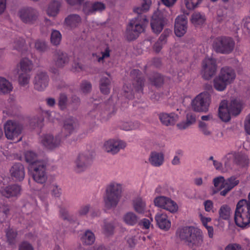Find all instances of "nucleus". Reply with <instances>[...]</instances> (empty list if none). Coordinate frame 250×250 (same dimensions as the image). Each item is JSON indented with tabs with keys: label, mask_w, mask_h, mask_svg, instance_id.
Here are the masks:
<instances>
[{
	"label": "nucleus",
	"mask_w": 250,
	"mask_h": 250,
	"mask_svg": "<svg viewBox=\"0 0 250 250\" xmlns=\"http://www.w3.org/2000/svg\"><path fill=\"white\" fill-rule=\"evenodd\" d=\"M25 172L23 166L21 163H17V181H21L24 178Z\"/></svg>",
	"instance_id": "obj_49"
},
{
	"label": "nucleus",
	"mask_w": 250,
	"mask_h": 250,
	"mask_svg": "<svg viewBox=\"0 0 250 250\" xmlns=\"http://www.w3.org/2000/svg\"><path fill=\"white\" fill-rule=\"evenodd\" d=\"M216 61L215 59L206 58L202 62V74L204 79L209 80L216 71Z\"/></svg>",
	"instance_id": "obj_11"
},
{
	"label": "nucleus",
	"mask_w": 250,
	"mask_h": 250,
	"mask_svg": "<svg viewBox=\"0 0 250 250\" xmlns=\"http://www.w3.org/2000/svg\"><path fill=\"white\" fill-rule=\"evenodd\" d=\"M110 80L106 77H102L100 81V88L101 92L104 94L107 95L110 90Z\"/></svg>",
	"instance_id": "obj_32"
},
{
	"label": "nucleus",
	"mask_w": 250,
	"mask_h": 250,
	"mask_svg": "<svg viewBox=\"0 0 250 250\" xmlns=\"http://www.w3.org/2000/svg\"><path fill=\"white\" fill-rule=\"evenodd\" d=\"M133 208L135 211L139 214H143L146 208V203L141 197H138L133 201Z\"/></svg>",
	"instance_id": "obj_28"
},
{
	"label": "nucleus",
	"mask_w": 250,
	"mask_h": 250,
	"mask_svg": "<svg viewBox=\"0 0 250 250\" xmlns=\"http://www.w3.org/2000/svg\"><path fill=\"white\" fill-rule=\"evenodd\" d=\"M151 83L156 86H161L164 82L163 77L160 74L154 73L153 75L149 77Z\"/></svg>",
	"instance_id": "obj_42"
},
{
	"label": "nucleus",
	"mask_w": 250,
	"mask_h": 250,
	"mask_svg": "<svg viewBox=\"0 0 250 250\" xmlns=\"http://www.w3.org/2000/svg\"><path fill=\"white\" fill-rule=\"evenodd\" d=\"M37 16L36 10L31 7L23 8L20 12V17L21 21L26 23H33L36 20Z\"/></svg>",
	"instance_id": "obj_16"
},
{
	"label": "nucleus",
	"mask_w": 250,
	"mask_h": 250,
	"mask_svg": "<svg viewBox=\"0 0 250 250\" xmlns=\"http://www.w3.org/2000/svg\"><path fill=\"white\" fill-rule=\"evenodd\" d=\"M155 206L165 209L171 213H175L178 209L177 203L170 198L165 196H159L154 199Z\"/></svg>",
	"instance_id": "obj_10"
},
{
	"label": "nucleus",
	"mask_w": 250,
	"mask_h": 250,
	"mask_svg": "<svg viewBox=\"0 0 250 250\" xmlns=\"http://www.w3.org/2000/svg\"><path fill=\"white\" fill-rule=\"evenodd\" d=\"M183 155V152L181 150H178L176 151V155L171 161L173 165H178L180 164V159Z\"/></svg>",
	"instance_id": "obj_57"
},
{
	"label": "nucleus",
	"mask_w": 250,
	"mask_h": 250,
	"mask_svg": "<svg viewBox=\"0 0 250 250\" xmlns=\"http://www.w3.org/2000/svg\"><path fill=\"white\" fill-rule=\"evenodd\" d=\"M176 235L181 241L186 242L192 250H197L203 243L202 230L193 226L179 227L176 230Z\"/></svg>",
	"instance_id": "obj_3"
},
{
	"label": "nucleus",
	"mask_w": 250,
	"mask_h": 250,
	"mask_svg": "<svg viewBox=\"0 0 250 250\" xmlns=\"http://www.w3.org/2000/svg\"><path fill=\"white\" fill-rule=\"evenodd\" d=\"M122 185L115 182H111L106 187L104 197L105 206L107 208H115L122 196Z\"/></svg>",
	"instance_id": "obj_5"
},
{
	"label": "nucleus",
	"mask_w": 250,
	"mask_h": 250,
	"mask_svg": "<svg viewBox=\"0 0 250 250\" xmlns=\"http://www.w3.org/2000/svg\"><path fill=\"white\" fill-rule=\"evenodd\" d=\"M77 125L78 122L75 118L70 117L65 120L61 133L56 136L55 138L50 134L43 135L41 140L42 144L49 149L58 146L65 138L73 133Z\"/></svg>",
	"instance_id": "obj_2"
},
{
	"label": "nucleus",
	"mask_w": 250,
	"mask_h": 250,
	"mask_svg": "<svg viewBox=\"0 0 250 250\" xmlns=\"http://www.w3.org/2000/svg\"><path fill=\"white\" fill-rule=\"evenodd\" d=\"M211 102V96L208 92H204L198 95L192 101L193 110L197 112H207Z\"/></svg>",
	"instance_id": "obj_9"
},
{
	"label": "nucleus",
	"mask_w": 250,
	"mask_h": 250,
	"mask_svg": "<svg viewBox=\"0 0 250 250\" xmlns=\"http://www.w3.org/2000/svg\"><path fill=\"white\" fill-rule=\"evenodd\" d=\"M188 20L186 16H178L175 19L174 32L177 37L183 36L187 32Z\"/></svg>",
	"instance_id": "obj_15"
},
{
	"label": "nucleus",
	"mask_w": 250,
	"mask_h": 250,
	"mask_svg": "<svg viewBox=\"0 0 250 250\" xmlns=\"http://www.w3.org/2000/svg\"><path fill=\"white\" fill-rule=\"evenodd\" d=\"M68 104L67 97L66 95L63 93L61 94L58 102V105L60 108L62 110H64L66 108Z\"/></svg>",
	"instance_id": "obj_48"
},
{
	"label": "nucleus",
	"mask_w": 250,
	"mask_h": 250,
	"mask_svg": "<svg viewBox=\"0 0 250 250\" xmlns=\"http://www.w3.org/2000/svg\"><path fill=\"white\" fill-rule=\"evenodd\" d=\"M230 214V208L227 205H222L219 210V218L221 219L225 220H229Z\"/></svg>",
	"instance_id": "obj_38"
},
{
	"label": "nucleus",
	"mask_w": 250,
	"mask_h": 250,
	"mask_svg": "<svg viewBox=\"0 0 250 250\" xmlns=\"http://www.w3.org/2000/svg\"><path fill=\"white\" fill-rule=\"evenodd\" d=\"M165 21L162 14L155 13L151 20V27L153 32L159 34L163 30Z\"/></svg>",
	"instance_id": "obj_18"
},
{
	"label": "nucleus",
	"mask_w": 250,
	"mask_h": 250,
	"mask_svg": "<svg viewBox=\"0 0 250 250\" xmlns=\"http://www.w3.org/2000/svg\"><path fill=\"white\" fill-rule=\"evenodd\" d=\"M235 42L232 38L226 36L218 37L214 39L212 47L217 53L229 54L234 47Z\"/></svg>",
	"instance_id": "obj_7"
},
{
	"label": "nucleus",
	"mask_w": 250,
	"mask_h": 250,
	"mask_svg": "<svg viewBox=\"0 0 250 250\" xmlns=\"http://www.w3.org/2000/svg\"><path fill=\"white\" fill-rule=\"evenodd\" d=\"M31 77L30 73L21 72L18 77V82L21 86H26L28 85Z\"/></svg>",
	"instance_id": "obj_41"
},
{
	"label": "nucleus",
	"mask_w": 250,
	"mask_h": 250,
	"mask_svg": "<svg viewBox=\"0 0 250 250\" xmlns=\"http://www.w3.org/2000/svg\"><path fill=\"white\" fill-rule=\"evenodd\" d=\"M239 183V180L235 175H233L227 179H225L224 189L220 191V194L221 196H225L231 190L237 186Z\"/></svg>",
	"instance_id": "obj_19"
},
{
	"label": "nucleus",
	"mask_w": 250,
	"mask_h": 250,
	"mask_svg": "<svg viewBox=\"0 0 250 250\" xmlns=\"http://www.w3.org/2000/svg\"><path fill=\"white\" fill-rule=\"evenodd\" d=\"M205 15L200 13H194L192 15V22L196 25L203 24L205 21Z\"/></svg>",
	"instance_id": "obj_44"
},
{
	"label": "nucleus",
	"mask_w": 250,
	"mask_h": 250,
	"mask_svg": "<svg viewBox=\"0 0 250 250\" xmlns=\"http://www.w3.org/2000/svg\"><path fill=\"white\" fill-rule=\"evenodd\" d=\"M148 161L152 166L159 167L164 162V155L162 152L152 151L150 153Z\"/></svg>",
	"instance_id": "obj_23"
},
{
	"label": "nucleus",
	"mask_w": 250,
	"mask_h": 250,
	"mask_svg": "<svg viewBox=\"0 0 250 250\" xmlns=\"http://www.w3.org/2000/svg\"><path fill=\"white\" fill-rule=\"evenodd\" d=\"M51 195L55 197H59L62 194V189L56 185H52L50 187Z\"/></svg>",
	"instance_id": "obj_52"
},
{
	"label": "nucleus",
	"mask_w": 250,
	"mask_h": 250,
	"mask_svg": "<svg viewBox=\"0 0 250 250\" xmlns=\"http://www.w3.org/2000/svg\"><path fill=\"white\" fill-rule=\"evenodd\" d=\"M232 115L237 116L240 114L242 108V103L241 101L235 99L232 100L228 106Z\"/></svg>",
	"instance_id": "obj_31"
},
{
	"label": "nucleus",
	"mask_w": 250,
	"mask_h": 250,
	"mask_svg": "<svg viewBox=\"0 0 250 250\" xmlns=\"http://www.w3.org/2000/svg\"><path fill=\"white\" fill-rule=\"evenodd\" d=\"M186 7L189 10H192L196 8L203 0H185Z\"/></svg>",
	"instance_id": "obj_47"
},
{
	"label": "nucleus",
	"mask_w": 250,
	"mask_h": 250,
	"mask_svg": "<svg viewBox=\"0 0 250 250\" xmlns=\"http://www.w3.org/2000/svg\"><path fill=\"white\" fill-rule=\"evenodd\" d=\"M55 55L56 57V64L57 66L62 67L68 62V58L66 53L59 50L56 51Z\"/></svg>",
	"instance_id": "obj_33"
},
{
	"label": "nucleus",
	"mask_w": 250,
	"mask_h": 250,
	"mask_svg": "<svg viewBox=\"0 0 250 250\" xmlns=\"http://www.w3.org/2000/svg\"><path fill=\"white\" fill-rule=\"evenodd\" d=\"M35 47L40 52H44L47 49V45L44 41L38 40L35 43Z\"/></svg>",
	"instance_id": "obj_51"
},
{
	"label": "nucleus",
	"mask_w": 250,
	"mask_h": 250,
	"mask_svg": "<svg viewBox=\"0 0 250 250\" xmlns=\"http://www.w3.org/2000/svg\"><path fill=\"white\" fill-rule=\"evenodd\" d=\"M140 125V124L138 121L122 122L119 125L121 129L126 131L138 129Z\"/></svg>",
	"instance_id": "obj_40"
},
{
	"label": "nucleus",
	"mask_w": 250,
	"mask_h": 250,
	"mask_svg": "<svg viewBox=\"0 0 250 250\" xmlns=\"http://www.w3.org/2000/svg\"><path fill=\"white\" fill-rule=\"evenodd\" d=\"M245 129L246 132L250 135V113L246 118L245 121Z\"/></svg>",
	"instance_id": "obj_64"
},
{
	"label": "nucleus",
	"mask_w": 250,
	"mask_h": 250,
	"mask_svg": "<svg viewBox=\"0 0 250 250\" xmlns=\"http://www.w3.org/2000/svg\"><path fill=\"white\" fill-rule=\"evenodd\" d=\"M124 221L129 226H134L136 224L138 221V216L132 212L126 213L124 216Z\"/></svg>",
	"instance_id": "obj_39"
},
{
	"label": "nucleus",
	"mask_w": 250,
	"mask_h": 250,
	"mask_svg": "<svg viewBox=\"0 0 250 250\" xmlns=\"http://www.w3.org/2000/svg\"><path fill=\"white\" fill-rule=\"evenodd\" d=\"M236 225L240 228H245L250 224V207L247 204V200H240L236 205L234 214Z\"/></svg>",
	"instance_id": "obj_6"
},
{
	"label": "nucleus",
	"mask_w": 250,
	"mask_h": 250,
	"mask_svg": "<svg viewBox=\"0 0 250 250\" xmlns=\"http://www.w3.org/2000/svg\"><path fill=\"white\" fill-rule=\"evenodd\" d=\"M34 67L32 61L28 58H24L20 61L21 72L30 73Z\"/></svg>",
	"instance_id": "obj_29"
},
{
	"label": "nucleus",
	"mask_w": 250,
	"mask_h": 250,
	"mask_svg": "<svg viewBox=\"0 0 250 250\" xmlns=\"http://www.w3.org/2000/svg\"><path fill=\"white\" fill-rule=\"evenodd\" d=\"M25 159L26 161L30 164V167L43 160L39 159L37 155L32 151H28L25 153Z\"/></svg>",
	"instance_id": "obj_37"
},
{
	"label": "nucleus",
	"mask_w": 250,
	"mask_h": 250,
	"mask_svg": "<svg viewBox=\"0 0 250 250\" xmlns=\"http://www.w3.org/2000/svg\"><path fill=\"white\" fill-rule=\"evenodd\" d=\"M13 89L12 84L3 77H0V93L8 94Z\"/></svg>",
	"instance_id": "obj_27"
},
{
	"label": "nucleus",
	"mask_w": 250,
	"mask_h": 250,
	"mask_svg": "<svg viewBox=\"0 0 250 250\" xmlns=\"http://www.w3.org/2000/svg\"><path fill=\"white\" fill-rule=\"evenodd\" d=\"M151 224V221L146 218L142 219L139 222V226L143 229H148L149 228Z\"/></svg>",
	"instance_id": "obj_61"
},
{
	"label": "nucleus",
	"mask_w": 250,
	"mask_h": 250,
	"mask_svg": "<svg viewBox=\"0 0 250 250\" xmlns=\"http://www.w3.org/2000/svg\"><path fill=\"white\" fill-rule=\"evenodd\" d=\"M130 76L133 79L132 86L130 83H125L123 86L124 96L127 99H132L135 93H142L145 80L138 69H133L130 72Z\"/></svg>",
	"instance_id": "obj_4"
},
{
	"label": "nucleus",
	"mask_w": 250,
	"mask_h": 250,
	"mask_svg": "<svg viewBox=\"0 0 250 250\" xmlns=\"http://www.w3.org/2000/svg\"><path fill=\"white\" fill-rule=\"evenodd\" d=\"M213 184L215 187H219V189L224 188V183L225 182V178L223 176H219L213 179Z\"/></svg>",
	"instance_id": "obj_53"
},
{
	"label": "nucleus",
	"mask_w": 250,
	"mask_h": 250,
	"mask_svg": "<svg viewBox=\"0 0 250 250\" xmlns=\"http://www.w3.org/2000/svg\"><path fill=\"white\" fill-rule=\"evenodd\" d=\"M199 130L205 136H210L211 134V131L208 129V125L203 122L200 121L199 123Z\"/></svg>",
	"instance_id": "obj_50"
},
{
	"label": "nucleus",
	"mask_w": 250,
	"mask_h": 250,
	"mask_svg": "<svg viewBox=\"0 0 250 250\" xmlns=\"http://www.w3.org/2000/svg\"><path fill=\"white\" fill-rule=\"evenodd\" d=\"M60 6L61 4L59 1L56 0L52 1L47 9L48 15L49 16H56L59 13Z\"/></svg>",
	"instance_id": "obj_36"
},
{
	"label": "nucleus",
	"mask_w": 250,
	"mask_h": 250,
	"mask_svg": "<svg viewBox=\"0 0 250 250\" xmlns=\"http://www.w3.org/2000/svg\"><path fill=\"white\" fill-rule=\"evenodd\" d=\"M62 39V35L60 32L57 30H53L51 35V42L55 45H57L60 44Z\"/></svg>",
	"instance_id": "obj_46"
},
{
	"label": "nucleus",
	"mask_w": 250,
	"mask_h": 250,
	"mask_svg": "<svg viewBox=\"0 0 250 250\" xmlns=\"http://www.w3.org/2000/svg\"><path fill=\"white\" fill-rule=\"evenodd\" d=\"M43 122V118L41 116L35 118L30 121V125L35 127H42Z\"/></svg>",
	"instance_id": "obj_55"
},
{
	"label": "nucleus",
	"mask_w": 250,
	"mask_h": 250,
	"mask_svg": "<svg viewBox=\"0 0 250 250\" xmlns=\"http://www.w3.org/2000/svg\"><path fill=\"white\" fill-rule=\"evenodd\" d=\"M47 161L43 160L30 167L32 176L36 182L39 184H44L47 179L46 168Z\"/></svg>",
	"instance_id": "obj_8"
},
{
	"label": "nucleus",
	"mask_w": 250,
	"mask_h": 250,
	"mask_svg": "<svg viewBox=\"0 0 250 250\" xmlns=\"http://www.w3.org/2000/svg\"><path fill=\"white\" fill-rule=\"evenodd\" d=\"M249 159L248 156L242 152H234V164L240 167L248 166Z\"/></svg>",
	"instance_id": "obj_25"
},
{
	"label": "nucleus",
	"mask_w": 250,
	"mask_h": 250,
	"mask_svg": "<svg viewBox=\"0 0 250 250\" xmlns=\"http://www.w3.org/2000/svg\"><path fill=\"white\" fill-rule=\"evenodd\" d=\"M6 237L9 244H14L15 234L14 230L11 229H8L6 231Z\"/></svg>",
	"instance_id": "obj_58"
},
{
	"label": "nucleus",
	"mask_w": 250,
	"mask_h": 250,
	"mask_svg": "<svg viewBox=\"0 0 250 250\" xmlns=\"http://www.w3.org/2000/svg\"><path fill=\"white\" fill-rule=\"evenodd\" d=\"M170 33V31L169 30H165L163 33L161 35L157 42H161L164 44H165L167 42V38L168 37Z\"/></svg>",
	"instance_id": "obj_60"
},
{
	"label": "nucleus",
	"mask_w": 250,
	"mask_h": 250,
	"mask_svg": "<svg viewBox=\"0 0 250 250\" xmlns=\"http://www.w3.org/2000/svg\"><path fill=\"white\" fill-rule=\"evenodd\" d=\"M92 161V157L89 152L80 154L75 161V171L77 172L84 171L91 165Z\"/></svg>",
	"instance_id": "obj_12"
},
{
	"label": "nucleus",
	"mask_w": 250,
	"mask_h": 250,
	"mask_svg": "<svg viewBox=\"0 0 250 250\" xmlns=\"http://www.w3.org/2000/svg\"><path fill=\"white\" fill-rule=\"evenodd\" d=\"M5 134L9 140H13L16 135V123L14 121H7L4 125Z\"/></svg>",
	"instance_id": "obj_26"
},
{
	"label": "nucleus",
	"mask_w": 250,
	"mask_h": 250,
	"mask_svg": "<svg viewBox=\"0 0 250 250\" xmlns=\"http://www.w3.org/2000/svg\"><path fill=\"white\" fill-rule=\"evenodd\" d=\"M228 84L229 83L221 79L219 76L214 80V87L218 91H222L224 90Z\"/></svg>",
	"instance_id": "obj_43"
},
{
	"label": "nucleus",
	"mask_w": 250,
	"mask_h": 250,
	"mask_svg": "<svg viewBox=\"0 0 250 250\" xmlns=\"http://www.w3.org/2000/svg\"><path fill=\"white\" fill-rule=\"evenodd\" d=\"M29 122L28 118L17 114V137L21 134L25 124Z\"/></svg>",
	"instance_id": "obj_35"
},
{
	"label": "nucleus",
	"mask_w": 250,
	"mask_h": 250,
	"mask_svg": "<svg viewBox=\"0 0 250 250\" xmlns=\"http://www.w3.org/2000/svg\"><path fill=\"white\" fill-rule=\"evenodd\" d=\"M158 227L162 229L167 230L170 228L171 222L168 219L167 214L157 213L155 217Z\"/></svg>",
	"instance_id": "obj_22"
},
{
	"label": "nucleus",
	"mask_w": 250,
	"mask_h": 250,
	"mask_svg": "<svg viewBox=\"0 0 250 250\" xmlns=\"http://www.w3.org/2000/svg\"><path fill=\"white\" fill-rule=\"evenodd\" d=\"M81 21L80 16L77 14H71L65 19L66 25L71 28L77 26Z\"/></svg>",
	"instance_id": "obj_30"
},
{
	"label": "nucleus",
	"mask_w": 250,
	"mask_h": 250,
	"mask_svg": "<svg viewBox=\"0 0 250 250\" xmlns=\"http://www.w3.org/2000/svg\"><path fill=\"white\" fill-rule=\"evenodd\" d=\"M105 8V4L101 2H85L83 5V11L86 15L93 14L96 12H102Z\"/></svg>",
	"instance_id": "obj_17"
},
{
	"label": "nucleus",
	"mask_w": 250,
	"mask_h": 250,
	"mask_svg": "<svg viewBox=\"0 0 250 250\" xmlns=\"http://www.w3.org/2000/svg\"><path fill=\"white\" fill-rule=\"evenodd\" d=\"M225 250H242V247L239 244L231 243L227 245Z\"/></svg>",
	"instance_id": "obj_63"
},
{
	"label": "nucleus",
	"mask_w": 250,
	"mask_h": 250,
	"mask_svg": "<svg viewBox=\"0 0 250 250\" xmlns=\"http://www.w3.org/2000/svg\"><path fill=\"white\" fill-rule=\"evenodd\" d=\"M91 84L90 82L87 81H83L81 85V88L83 93H88L90 91L91 89Z\"/></svg>",
	"instance_id": "obj_59"
},
{
	"label": "nucleus",
	"mask_w": 250,
	"mask_h": 250,
	"mask_svg": "<svg viewBox=\"0 0 250 250\" xmlns=\"http://www.w3.org/2000/svg\"><path fill=\"white\" fill-rule=\"evenodd\" d=\"M114 229L112 224L105 223L103 228L104 233L106 236L111 235L113 233Z\"/></svg>",
	"instance_id": "obj_54"
},
{
	"label": "nucleus",
	"mask_w": 250,
	"mask_h": 250,
	"mask_svg": "<svg viewBox=\"0 0 250 250\" xmlns=\"http://www.w3.org/2000/svg\"><path fill=\"white\" fill-rule=\"evenodd\" d=\"M81 240L84 245H91L95 242V236L91 231L87 230L81 237Z\"/></svg>",
	"instance_id": "obj_34"
},
{
	"label": "nucleus",
	"mask_w": 250,
	"mask_h": 250,
	"mask_svg": "<svg viewBox=\"0 0 250 250\" xmlns=\"http://www.w3.org/2000/svg\"><path fill=\"white\" fill-rule=\"evenodd\" d=\"M126 146L125 142L121 140H109L104 144V150L112 154L118 153L120 149L124 148Z\"/></svg>",
	"instance_id": "obj_14"
},
{
	"label": "nucleus",
	"mask_w": 250,
	"mask_h": 250,
	"mask_svg": "<svg viewBox=\"0 0 250 250\" xmlns=\"http://www.w3.org/2000/svg\"><path fill=\"white\" fill-rule=\"evenodd\" d=\"M90 207L88 204L81 206L78 211L79 214L81 216L86 215L89 211Z\"/></svg>",
	"instance_id": "obj_62"
},
{
	"label": "nucleus",
	"mask_w": 250,
	"mask_h": 250,
	"mask_svg": "<svg viewBox=\"0 0 250 250\" xmlns=\"http://www.w3.org/2000/svg\"><path fill=\"white\" fill-rule=\"evenodd\" d=\"M230 111L228 105L227 101L224 100L220 103L218 109V115L219 118L224 122H228L230 119Z\"/></svg>",
	"instance_id": "obj_21"
},
{
	"label": "nucleus",
	"mask_w": 250,
	"mask_h": 250,
	"mask_svg": "<svg viewBox=\"0 0 250 250\" xmlns=\"http://www.w3.org/2000/svg\"><path fill=\"white\" fill-rule=\"evenodd\" d=\"M218 76L225 82L230 84L235 80L236 73L234 70L232 68L225 66L221 68Z\"/></svg>",
	"instance_id": "obj_20"
},
{
	"label": "nucleus",
	"mask_w": 250,
	"mask_h": 250,
	"mask_svg": "<svg viewBox=\"0 0 250 250\" xmlns=\"http://www.w3.org/2000/svg\"><path fill=\"white\" fill-rule=\"evenodd\" d=\"M225 167L226 168H230L232 163H234V152L227 154L223 158Z\"/></svg>",
	"instance_id": "obj_45"
},
{
	"label": "nucleus",
	"mask_w": 250,
	"mask_h": 250,
	"mask_svg": "<svg viewBox=\"0 0 250 250\" xmlns=\"http://www.w3.org/2000/svg\"><path fill=\"white\" fill-rule=\"evenodd\" d=\"M151 4V0H143L140 7L134 8V12L137 13L138 15L130 20L127 25L125 35L127 40L131 41L136 39L144 31L145 25L148 23V20L143 13L149 10Z\"/></svg>",
	"instance_id": "obj_1"
},
{
	"label": "nucleus",
	"mask_w": 250,
	"mask_h": 250,
	"mask_svg": "<svg viewBox=\"0 0 250 250\" xmlns=\"http://www.w3.org/2000/svg\"><path fill=\"white\" fill-rule=\"evenodd\" d=\"M80 100L76 96H73L71 98V102L68 106L72 109H76L80 104Z\"/></svg>",
	"instance_id": "obj_56"
},
{
	"label": "nucleus",
	"mask_w": 250,
	"mask_h": 250,
	"mask_svg": "<svg viewBox=\"0 0 250 250\" xmlns=\"http://www.w3.org/2000/svg\"><path fill=\"white\" fill-rule=\"evenodd\" d=\"M33 83L35 89L43 91L48 85L49 77L44 72H39L35 76Z\"/></svg>",
	"instance_id": "obj_13"
},
{
	"label": "nucleus",
	"mask_w": 250,
	"mask_h": 250,
	"mask_svg": "<svg viewBox=\"0 0 250 250\" xmlns=\"http://www.w3.org/2000/svg\"><path fill=\"white\" fill-rule=\"evenodd\" d=\"M159 119L163 125L168 126L174 125L178 119V116L174 113H162L159 114Z\"/></svg>",
	"instance_id": "obj_24"
}]
</instances>
